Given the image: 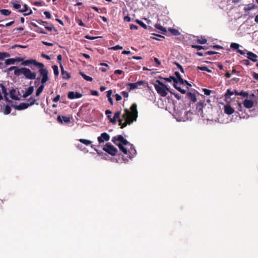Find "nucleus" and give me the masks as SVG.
Listing matches in <instances>:
<instances>
[{"label": "nucleus", "mask_w": 258, "mask_h": 258, "mask_svg": "<svg viewBox=\"0 0 258 258\" xmlns=\"http://www.w3.org/2000/svg\"><path fill=\"white\" fill-rule=\"evenodd\" d=\"M115 99H116V101H120V100H121V99H122V97H121L120 95H119V94H116L115 95Z\"/></svg>", "instance_id": "nucleus-57"}, {"label": "nucleus", "mask_w": 258, "mask_h": 258, "mask_svg": "<svg viewBox=\"0 0 258 258\" xmlns=\"http://www.w3.org/2000/svg\"><path fill=\"white\" fill-rule=\"evenodd\" d=\"M173 86L176 90L181 92L182 94H185L186 93V91L184 89H181V88L178 86V82L174 81V83H173Z\"/></svg>", "instance_id": "nucleus-19"}, {"label": "nucleus", "mask_w": 258, "mask_h": 258, "mask_svg": "<svg viewBox=\"0 0 258 258\" xmlns=\"http://www.w3.org/2000/svg\"><path fill=\"white\" fill-rule=\"evenodd\" d=\"M191 47L192 48H197L198 50H201L202 49H204V47L201 45H192Z\"/></svg>", "instance_id": "nucleus-48"}, {"label": "nucleus", "mask_w": 258, "mask_h": 258, "mask_svg": "<svg viewBox=\"0 0 258 258\" xmlns=\"http://www.w3.org/2000/svg\"><path fill=\"white\" fill-rule=\"evenodd\" d=\"M57 120L59 123H62L64 121V116L58 115L57 118Z\"/></svg>", "instance_id": "nucleus-38"}, {"label": "nucleus", "mask_w": 258, "mask_h": 258, "mask_svg": "<svg viewBox=\"0 0 258 258\" xmlns=\"http://www.w3.org/2000/svg\"><path fill=\"white\" fill-rule=\"evenodd\" d=\"M120 115V112L116 111L114 114V117L117 119L119 118Z\"/></svg>", "instance_id": "nucleus-56"}, {"label": "nucleus", "mask_w": 258, "mask_h": 258, "mask_svg": "<svg viewBox=\"0 0 258 258\" xmlns=\"http://www.w3.org/2000/svg\"><path fill=\"white\" fill-rule=\"evenodd\" d=\"M24 68H22L21 69L18 68L17 67H16V69L14 71V75L19 76L21 74H23Z\"/></svg>", "instance_id": "nucleus-20"}, {"label": "nucleus", "mask_w": 258, "mask_h": 258, "mask_svg": "<svg viewBox=\"0 0 258 258\" xmlns=\"http://www.w3.org/2000/svg\"><path fill=\"white\" fill-rule=\"evenodd\" d=\"M144 81H139L135 83H128L126 84V85L129 87L128 91H130L131 90H135L137 89L139 86L143 85L145 84Z\"/></svg>", "instance_id": "nucleus-9"}, {"label": "nucleus", "mask_w": 258, "mask_h": 258, "mask_svg": "<svg viewBox=\"0 0 258 258\" xmlns=\"http://www.w3.org/2000/svg\"><path fill=\"white\" fill-rule=\"evenodd\" d=\"M68 98L70 99L80 98L82 96V94L77 92L70 91L68 94Z\"/></svg>", "instance_id": "nucleus-11"}, {"label": "nucleus", "mask_w": 258, "mask_h": 258, "mask_svg": "<svg viewBox=\"0 0 258 258\" xmlns=\"http://www.w3.org/2000/svg\"><path fill=\"white\" fill-rule=\"evenodd\" d=\"M252 76L254 79L258 80V74L257 73H256L255 72H252Z\"/></svg>", "instance_id": "nucleus-59"}, {"label": "nucleus", "mask_w": 258, "mask_h": 258, "mask_svg": "<svg viewBox=\"0 0 258 258\" xmlns=\"http://www.w3.org/2000/svg\"><path fill=\"white\" fill-rule=\"evenodd\" d=\"M123 48L122 46L117 45L116 46L111 47L110 49L113 50H117L119 49H122Z\"/></svg>", "instance_id": "nucleus-44"}, {"label": "nucleus", "mask_w": 258, "mask_h": 258, "mask_svg": "<svg viewBox=\"0 0 258 258\" xmlns=\"http://www.w3.org/2000/svg\"><path fill=\"white\" fill-rule=\"evenodd\" d=\"M79 74L83 78V79H85V80L89 81V82H91L93 81L92 78H91V77H89L88 76H87L83 72H80L79 73Z\"/></svg>", "instance_id": "nucleus-22"}, {"label": "nucleus", "mask_w": 258, "mask_h": 258, "mask_svg": "<svg viewBox=\"0 0 258 258\" xmlns=\"http://www.w3.org/2000/svg\"><path fill=\"white\" fill-rule=\"evenodd\" d=\"M169 92H170L171 94H173V95H174L176 99H177L178 100H180V99H181V97H180V96L178 93H175V92H172V91H169Z\"/></svg>", "instance_id": "nucleus-47"}, {"label": "nucleus", "mask_w": 258, "mask_h": 258, "mask_svg": "<svg viewBox=\"0 0 258 258\" xmlns=\"http://www.w3.org/2000/svg\"><path fill=\"white\" fill-rule=\"evenodd\" d=\"M122 117L125 120V121L123 122L122 119H118L119 125L121 126V128H124L127 124H131L137 120L138 114L137 104L133 103L131 106L130 109L125 108Z\"/></svg>", "instance_id": "nucleus-2"}, {"label": "nucleus", "mask_w": 258, "mask_h": 258, "mask_svg": "<svg viewBox=\"0 0 258 258\" xmlns=\"http://www.w3.org/2000/svg\"><path fill=\"white\" fill-rule=\"evenodd\" d=\"M173 64L177 67V68L181 71V73H184V70L182 67L178 62L174 61Z\"/></svg>", "instance_id": "nucleus-36"}, {"label": "nucleus", "mask_w": 258, "mask_h": 258, "mask_svg": "<svg viewBox=\"0 0 258 258\" xmlns=\"http://www.w3.org/2000/svg\"><path fill=\"white\" fill-rule=\"evenodd\" d=\"M11 111V108L10 106H9L8 105H7L5 106V108L4 111V113L6 115L9 114V113H10Z\"/></svg>", "instance_id": "nucleus-31"}, {"label": "nucleus", "mask_w": 258, "mask_h": 258, "mask_svg": "<svg viewBox=\"0 0 258 258\" xmlns=\"http://www.w3.org/2000/svg\"><path fill=\"white\" fill-rule=\"evenodd\" d=\"M108 117L110 119V122H111L113 123H116L117 119L115 118L114 116L112 118H111V117L109 115H108Z\"/></svg>", "instance_id": "nucleus-54"}, {"label": "nucleus", "mask_w": 258, "mask_h": 258, "mask_svg": "<svg viewBox=\"0 0 258 258\" xmlns=\"http://www.w3.org/2000/svg\"><path fill=\"white\" fill-rule=\"evenodd\" d=\"M15 63V60L14 58H9L5 60L6 65H10L14 64Z\"/></svg>", "instance_id": "nucleus-29"}, {"label": "nucleus", "mask_w": 258, "mask_h": 258, "mask_svg": "<svg viewBox=\"0 0 258 258\" xmlns=\"http://www.w3.org/2000/svg\"><path fill=\"white\" fill-rule=\"evenodd\" d=\"M60 99V95H57L55 97H54L53 99V101L54 102H57Z\"/></svg>", "instance_id": "nucleus-62"}, {"label": "nucleus", "mask_w": 258, "mask_h": 258, "mask_svg": "<svg viewBox=\"0 0 258 258\" xmlns=\"http://www.w3.org/2000/svg\"><path fill=\"white\" fill-rule=\"evenodd\" d=\"M22 65L29 66L31 68V66L33 65L38 68L39 69V72L42 77L41 80V82L42 84H45L48 80V72L46 69L44 68L43 63L37 62L35 59H30L23 61Z\"/></svg>", "instance_id": "nucleus-3"}, {"label": "nucleus", "mask_w": 258, "mask_h": 258, "mask_svg": "<svg viewBox=\"0 0 258 258\" xmlns=\"http://www.w3.org/2000/svg\"><path fill=\"white\" fill-rule=\"evenodd\" d=\"M122 73V71L120 70H116L114 71V73L116 75H120Z\"/></svg>", "instance_id": "nucleus-64"}, {"label": "nucleus", "mask_w": 258, "mask_h": 258, "mask_svg": "<svg viewBox=\"0 0 258 258\" xmlns=\"http://www.w3.org/2000/svg\"><path fill=\"white\" fill-rule=\"evenodd\" d=\"M239 45L236 43H232L230 44V47L233 49L238 50L239 49Z\"/></svg>", "instance_id": "nucleus-35"}, {"label": "nucleus", "mask_w": 258, "mask_h": 258, "mask_svg": "<svg viewBox=\"0 0 258 258\" xmlns=\"http://www.w3.org/2000/svg\"><path fill=\"white\" fill-rule=\"evenodd\" d=\"M0 13L4 16H8L11 13V11L7 9H1L0 10Z\"/></svg>", "instance_id": "nucleus-25"}, {"label": "nucleus", "mask_w": 258, "mask_h": 258, "mask_svg": "<svg viewBox=\"0 0 258 258\" xmlns=\"http://www.w3.org/2000/svg\"><path fill=\"white\" fill-rule=\"evenodd\" d=\"M57 61L60 64V67L61 68V76L63 79H64V69L63 68V66L61 64V60H62V56L60 54H59L57 57Z\"/></svg>", "instance_id": "nucleus-15"}, {"label": "nucleus", "mask_w": 258, "mask_h": 258, "mask_svg": "<svg viewBox=\"0 0 258 258\" xmlns=\"http://www.w3.org/2000/svg\"><path fill=\"white\" fill-rule=\"evenodd\" d=\"M18 93L15 89H12L10 91V97L14 100H19Z\"/></svg>", "instance_id": "nucleus-12"}, {"label": "nucleus", "mask_w": 258, "mask_h": 258, "mask_svg": "<svg viewBox=\"0 0 258 258\" xmlns=\"http://www.w3.org/2000/svg\"><path fill=\"white\" fill-rule=\"evenodd\" d=\"M233 94H234L233 91H231L230 89H228L226 91V93L225 94V97L226 98H228V97H230L231 95H232Z\"/></svg>", "instance_id": "nucleus-40"}, {"label": "nucleus", "mask_w": 258, "mask_h": 258, "mask_svg": "<svg viewBox=\"0 0 258 258\" xmlns=\"http://www.w3.org/2000/svg\"><path fill=\"white\" fill-rule=\"evenodd\" d=\"M131 21V18L128 16H126L124 17V21L130 22Z\"/></svg>", "instance_id": "nucleus-63"}, {"label": "nucleus", "mask_w": 258, "mask_h": 258, "mask_svg": "<svg viewBox=\"0 0 258 258\" xmlns=\"http://www.w3.org/2000/svg\"><path fill=\"white\" fill-rule=\"evenodd\" d=\"M169 31L172 35L174 36H178L180 35V32L178 31V30L174 28H170Z\"/></svg>", "instance_id": "nucleus-26"}, {"label": "nucleus", "mask_w": 258, "mask_h": 258, "mask_svg": "<svg viewBox=\"0 0 258 258\" xmlns=\"http://www.w3.org/2000/svg\"><path fill=\"white\" fill-rule=\"evenodd\" d=\"M192 113L190 111H186L183 108L179 109L178 107H174L173 115L177 121H185L191 119Z\"/></svg>", "instance_id": "nucleus-4"}, {"label": "nucleus", "mask_w": 258, "mask_h": 258, "mask_svg": "<svg viewBox=\"0 0 258 258\" xmlns=\"http://www.w3.org/2000/svg\"><path fill=\"white\" fill-rule=\"evenodd\" d=\"M156 83L157 84H154V87L158 94L163 97H165L167 95V91H170L167 88L166 85L164 84L162 82L159 80H157Z\"/></svg>", "instance_id": "nucleus-5"}, {"label": "nucleus", "mask_w": 258, "mask_h": 258, "mask_svg": "<svg viewBox=\"0 0 258 258\" xmlns=\"http://www.w3.org/2000/svg\"><path fill=\"white\" fill-rule=\"evenodd\" d=\"M110 136L106 133H102L100 136L98 137L97 139L99 144L104 143L105 141H108L109 140Z\"/></svg>", "instance_id": "nucleus-10"}, {"label": "nucleus", "mask_w": 258, "mask_h": 258, "mask_svg": "<svg viewBox=\"0 0 258 258\" xmlns=\"http://www.w3.org/2000/svg\"><path fill=\"white\" fill-rule=\"evenodd\" d=\"M203 92L206 95H210L211 91L207 89H203Z\"/></svg>", "instance_id": "nucleus-52"}, {"label": "nucleus", "mask_w": 258, "mask_h": 258, "mask_svg": "<svg viewBox=\"0 0 258 258\" xmlns=\"http://www.w3.org/2000/svg\"><path fill=\"white\" fill-rule=\"evenodd\" d=\"M44 14L45 15V17L47 19H50L51 18V14L48 12V11H45L44 13Z\"/></svg>", "instance_id": "nucleus-53"}, {"label": "nucleus", "mask_w": 258, "mask_h": 258, "mask_svg": "<svg viewBox=\"0 0 258 258\" xmlns=\"http://www.w3.org/2000/svg\"><path fill=\"white\" fill-rule=\"evenodd\" d=\"M165 80L169 82H171V81H173V83H174V81H175V77L173 76H170L169 78H165Z\"/></svg>", "instance_id": "nucleus-43"}, {"label": "nucleus", "mask_w": 258, "mask_h": 258, "mask_svg": "<svg viewBox=\"0 0 258 258\" xmlns=\"http://www.w3.org/2000/svg\"><path fill=\"white\" fill-rule=\"evenodd\" d=\"M28 11V7L26 5H24V9L22 10H19V12L21 13L26 12Z\"/></svg>", "instance_id": "nucleus-46"}, {"label": "nucleus", "mask_w": 258, "mask_h": 258, "mask_svg": "<svg viewBox=\"0 0 258 258\" xmlns=\"http://www.w3.org/2000/svg\"><path fill=\"white\" fill-rule=\"evenodd\" d=\"M23 75L25 77V78L27 79L33 80L36 79V81L35 82V84L37 83V81L39 82L40 81V78L39 77L36 78V73L34 72H31V71L26 68H24Z\"/></svg>", "instance_id": "nucleus-6"}, {"label": "nucleus", "mask_w": 258, "mask_h": 258, "mask_svg": "<svg viewBox=\"0 0 258 258\" xmlns=\"http://www.w3.org/2000/svg\"><path fill=\"white\" fill-rule=\"evenodd\" d=\"M112 142L118 146L120 150L124 154L128 155L129 158L132 159L136 154V150L133 144L129 143L121 135L113 137Z\"/></svg>", "instance_id": "nucleus-1"}, {"label": "nucleus", "mask_w": 258, "mask_h": 258, "mask_svg": "<svg viewBox=\"0 0 258 258\" xmlns=\"http://www.w3.org/2000/svg\"><path fill=\"white\" fill-rule=\"evenodd\" d=\"M155 28L160 30V31L163 34H164L166 32V28L163 27L160 24H156Z\"/></svg>", "instance_id": "nucleus-23"}, {"label": "nucleus", "mask_w": 258, "mask_h": 258, "mask_svg": "<svg viewBox=\"0 0 258 258\" xmlns=\"http://www.w3.org/2000/svg\"><path fill=\"white\" fill-rule=\"evenodd\" d=\"M41 56L43 58H46V59L47 60H50V57L49 55H47L44 53H42L41 54Z\"/></svg>", "instance_id": "nucleus-61"}, {"label": "nucleus", "mask_w": 258, "mask_h": 258, "mask_svg": "<svg viewBox=\"0 0 258 258\" xmlns=\"http://www.w3.org/2000/svg\"><path fill=\"white\" fill-rule=\"evenodd\" d=\"M34 105V102L21 103L18 105H12V107L18 110H21L27 108L29 106Z\"/></svg>", "instance_id": "nucleus-8"}, {"label": "nucleus", "mask_w": 258, "mask_h": 258, "mask_svg": "<svg viewBox=\"0 0 258 258\" xmlns=\"http://www.w3.org/2000/svg\"><path fill=\"white\" fill-rule=\"evenodd\" d=\"M79 142H81V143L86 145V146H89V145H90L92 144V141H90V140H86V139H80L79 140Z\"/></svg>", "instance_id": "nucleus-24"}, {"label": "nucleus", "mask_w": 258, "mask_h": 258, "mask_svg": "<svg viewBox=\"0 0 258 258\" xmlns=\"http://www.w3.org/2000/svg\"><path fill=\"white\" fill-rule=\"evenodd\" d=\"M130 29L131 30H137L138 29V26L137 25L132 24L130 25Z\"/></svg>", "instance_id": "nucleus-55"}, {"label": "nucleus", "mask_w": 258, "mask_h": 258, "mask_svg": "<svg viewBox=\"0 0 258 258\" xmlns=\"http://www.w3.org/2000/svg\"><path fill=\"white\" fill-rule=\"evenodd\" d=\"M10 54L8 52H0V60H3L6 57H9Z\"/></svg>", "instance_id": "nucleus-27"}, {"label": "nucleus", "mask_w": 258, "mask_h": 258, "mask_svg": "<svg viewBox=\"0 0 258 258\" xmlns=\"http://www.w3.org/2000/svg\"><path fill=\"white\" fill-rule=\"evenodd\" d=\"M136 22L144 29H147V26L142 21L139 20H136Z\"/></svg>", "instance_id": "nucleus-37"}, {"label": "nucleus", "mask_w": 258, "mask_h": 258, "mask_svg": "<svg viewBox=\"0 0 258 258\" xmlns=\"http://www.w3.org/2000/svg\"><path fill=\"white\" fill-rule=\"evenodd\" d=\"M217 52H215V51H208L205 53V54L206 55H213V54H217Z\"/></svg>", "instance_id": "nucleus-58"}, {"label": "nucleus", "mask_w": 258, "mask_h": 258, "mask_svg": "<svg viewBox=\"0 0 258 258\" xmlns=\"http://www.w3.org/2000/svg\"><path fill=\"white\" fill-rule=\"evenodd\" d=\"M0 87L2 88V91L3 93L4 94L6 99L7 100V96L8 95V93H7V89L4 86V85L3 84H0Z\"/></svg>", "instance_id": "nucleus-30"}, {"label": "nucleus", "mask_w": 258, "mask_h": 258, "mask_svg": "<svg viewBox=\"0 0 258 258\" xmlns=\"http://www.w3.org/2000/svg\"><path fill=\"white\" fill-rule=\"evenodd\" d=\"M178 83L182 85L186 84L189 86H191V85L186 80H183L182 78H180V80L178 81Z\"/></svg>", "instance_id": "nucleus-33"}, {"label": "nucleus", "mask_w": 258, "mask_h": 258, "mask_svg": "<svg viewBox=\"0 0 258 258\" xmlns=\"http://www.w3.org/2000/svg\"><path fill=\"white\" fill-rule=\"evenodd\" d=\"M34 91V88L33 86H30L28 88L26 91L23 94V97L24 98H26L28 96L32 94Z\"/></svg>", "instance_id": "nucleus-16"}, {"label": "nucleus", "mask_w": 258, "mask_h": 258, "mask_svg": "<svg viewBox=\"0 0 258 258\" xmlns=\"http://www.w3.org/2000/svg\"><path fill=\"white\" fill-rule=\"evenodd\" d=\"M175 75L176 77H175V81H174L176 82H178V81L180 80V78H181V77L179 73L178 72H175Z\"/></svg>", "instance_id": "nucleus-39"}, {"label": "nucleus", "mask_w": 258, "mask_h": 258, "mask_svg": "<svg viewBox=\"0 0 258 258\" xmlns=\"http://www.w3.org/2000/svg\"><path fill=\"white\" fill-rule=\"evenodd\" d=\"M253 105V102L251 100L245 99L243 101V106L248 109H250L252 107Z\"/></svg>", "instance_id": "nucleus-13"}, {"label": "nucleus", "mask_w": 258, "mask_h": 258, "mask_svg": "<svg viewBox=\"0 0 258 258\" xmlns=\"http://www.w3.org/2000/svg\"><path fill=\"white\" fill-rule=\"evenodd\" d=\"M77 147L80 150L83 151L85 153H87L88 151L86 149V148L84 147L81 144H78L77 145Z\"/></svg>", "instance_id": "nucleus-34"}, {"label": "nucleus", "mask_w": 258, "mask_h": 258, "mask_svg": "<svg viewBox=\"0 0 258 258\" xmlns=\"http://www.w3.org/2000/svg\"><path fill=\"white\" fill-rule=\"evenodd\" d=\"M247 58L251 60V61H253V62H256L257 61V60L256 59V58L257 57V56L253 53V52H250V51H248L247 53Z\"/></svg>", "instance_id": "nucleus-14"}, {"label": "nucleus", "mask_w": 258, "mask_h": 258, "mask_svg": "<svg viewBox=\"0 0 258 258\" xmlns=\"http://www.w3.org/2000/svg\"><path fill=\"white\" fill-rule=\"evenodd\" d=\"M52 68L53 69L54 75L57 76L59 74L58 67L56 65H54L52 67Z\"/></svg>", "instance_id": "nucleus-32"}, {"label": "nucleus", "mask_w": 258, "mask_h": 258, "mask_svg": "<svg viewBox=\"0 0 258 258\" xmlns=\"http://www.w3.org/2000/svg\"><path fill=\"white\" fill-rule=\"evenodd\" d=\"M239 94L240 96H242L243 97H247L248 95V94L247 92L243 91H241L240 92H239Z\"/></svg>", "instance_id": "nucleus-50"}, {"label": "nucleus", "mask_w": 258, "mask_h": 258, "mask_svg": "<svg viewBox=\"0 0 258 258\" xmlns=\"http://www.w3.org/2000/svg\"><path fill=\"white\" fill-rule=\"evenodd\" d=\"M197 42L200 44H204L207 42V40L205 38H201L200 39H198Z\"/></svg>", "instance_id": "nucleus-45"}, {"label": "nucleus", "mask_w": 258, "mask_h": 258, "mask_svg": "<svg viewBox=\"0 0 258 258\" xmlns=\"http://www.w3.org/2000/svg\"><path fill=\"white\" fill-rule=\"evenodd\" d=\"M103 150L112 156H115L117 154L118 150L110 143H107L104 146Z\"/></svg>", "instance_id": "nucleus-7"}, {"label": "nucleus", "mask_w": 258, "mask_h": 258, "mask_svg": "<svg viewBox=\"0 0 258 258\" xmlns=\"http://www.w3.org/2000/svg\"><path fill=\"white\" fill-rule=\"evenodd\" d=\"M242 108H243V106H242V105H241V103H238V105H237V109H238L239 111H242Z\"/></svg>", "instance_id": "nucleus-60"}, {"label": "nucleus", "mask_w": 258, "mask_h": 258, "mask_svg": "<svg viewBox=\"0 0 258 258\" xmlns=\"http://www.w3.org/2000/svg\"><path fill=\"white\" fill-rule=\"evenodd\" d=\"M11 3L13 5L14 8H15V9H19L21 7V5L19 4V3H16L14 2H12Z\"/></svg>", "instance_id": "nucleus-41"}, {"label": "nucleus", "mask_w": 258, "mask_h": 258, "mask_svg": "<svg viewBox=\"0 0 258 258\" xmlns=\"http://www.w3.org/2000/svg\"><path fill=\"white\" fill-rule=\"evenodd\" d=\"M187 98L190 99L192 102H196L197 101L196 95L195 93L191 92H188L187 93Z\"/></svg>", "instance_id": "nucleus-18"}, {"label": "nucleus", "mask_w": 258, "mask_h": 258, "mask_svg": "<svg viewBox=\"0 0 258 258\" xmlns=\"http://www.w3.org/2000/svg\"><path fill=\"white\" fill-rule=\"evenodd\" d=\"M234 109L230 105H226L224 106V112L226 114L230 115L234 112Z\"/></svg>", "instance_id": "nucleus-17"}, {"label": "nucleus", "mask_w": 258, "mask_h": 258, "mask_svg": "<svg viewBox=\"0 0 258 258\" xmlns=\"http://www.w3.org/2000/svg\"><path fill=\"white\" fill-rule=\"evenodd\" d=\"M85 38L87 39L94 40V39H96L99 38V37H93V36H90L89 35H87L85 36Z\"/></svg>", "instance_id": "nucleus-49"}, {"label": "nucleus", "mask_w": 258, "mask_h": 258, "mask_svg": "<svg viewBox=\"0 0 258 258\" xmlns=\"http://www.w3.org/2000/svg\"><path fill=\"white\" fill-rule=\"evenodd\" d=\"M35 31L36 32H38L39 33H41V34H46V33L45 32H44L43 29L41 28H40L39 27L37 28V30H35Z\"/></svg>", "instance_id": "nucleus-51"}, {"label": "nucleus", "mask_w": 258, "mask_h": 258, "mask_svg": "<svg viewBox=\"0 0 258 258\" xmlns=\"http://www.w3.org/2000/svg\"><path fill=\"white\" fill-rule=\"evenodd\" d=\"M249 112L250 113V115L248 116H254L257 114L255 109H250L249 110Z\"/></svg>", "instance_id": "nucleus-42"}, {"label": "nucleus", "mask_w": 258, "mask_h": 258, "mask_svg": "<svg viewBox=\"0 0 258 258\" xmlns=\"http://www.w3.org/2000/svg\"><path fill=\"white\" fill-rule=\"evenodd\" d=\"M197 69L201 70V71H206L209 73H211L212 72V71L211 70L207 68V67H206V66H201V67L198 66V67H197Z\"/></svg>", "instance_id": "nucleus-28"}, {"label": "nucleus", "mask_w": 258, "mask_h": 258, "mask_svg": "<svg viewBox=\"0 0 258 258\" xmlns=\"http://www.w3.org/2000/svg\"><path fill=\"white\" fill-rule=\"evenodd\" d=\"M44 88V84H42L41 83V85L39 87V88L36 90V96L38 97L40 95V94L43 91Z\"/></svg>", "instance_id": "nucleus-21"}]
</instances>
